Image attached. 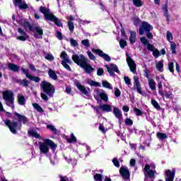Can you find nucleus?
I'll return each mask as SVG.
<instances>
[{
  "label": "nucleus",
  "instance_id": "13",
  "mask_svg": "<svg viewBox=\"0 0 181 181\" xmlns=\"http://www.w3.org/2000/svg\"><path fill=\"white\" fill-rule=\"evenodd\" d=\"M126 56L127 62L130 69V71H132V73H134V74H135V73H136V64H135V62L132 59V58H131V57H129V54H128V52L126 53Z\"/></svg>",
  "mask_w": 181,
  "mask_h": 181
},
{
  "label": "nucleus",
  "instance_id": "48",
  "mask_svg": "<svg viewBox=\"0 0 181 181\" xmlns=\"http://www.w3.org/2000/svg\"><path fill=\"white\" fill-rule=\"evenodd\" d=\"M81 45H83L86 48L90 47V40H83L81 41Z\"/></svg>",
  "mask_w": 181,
  "mask_h": 181
},
{
  "label": "nucleus",
  "instance_id": "45",
  "mask_svg": "<svg viewBox=\"0 0 181 181\" xmlns=\"http://www.w3.org/2000/svg\"><path fill=\"white\" fill-rule=\"evenodd\" d=\"M103 175L98 173H95L93 176V179L95 181H103Z\"/></svg>",
  "mask_w": 181,
  "mask_h": 181
},
{
  "label": "nucleus",
  "instance_id": "40",
  "mask_svg": "<svg viewBox=\"0 0 181 181\" xmlns=\"http://www.w3.org/2000/svg\"><path fill=\"white\" fill-rule=\"evenodd\" d=\"M149 177H153V172L148 171L145 173L144 181H149Z\"/></svg>",
  "mask_w": 181,
  "mask_h": 181
},
{
  "label": "nucleus",
  "instance_id": "61",
  "mask_svg": "<svg viewBox=\"0 0 181 181\" xmlns=\"http://www.w3.org/2000/svg\"><path fill=\"white\" fill-rule=\"evenodd\" d=\"M45 59L47 60L52 61V60H54V57H53V55L51 54H47L45 55Z\"/></svg>",
  "mask_w": 181,
  "mask_h": 181
},
{
  "label": "nucleus",
  "instance_id": "30",
  "mask_svg": "<svg viewBox=\"0 0 181 181\" xmlns=\"http://www.w3.org/2000/svg\"><path fill=\"white\" fill-rule=\"evenodd\" d=\"M129 42L132 45L136 42V33L135 31H130Z\"/></svg>",
  "mask_w": 181,
  "mask_h": 181
},
{
  "label": "nucleus",
  "instance_id": "24",
  "mask_svg": "<svg viewBox=\"0 0 181 181\" xmlns=\"http://www.w3.org/2000/svg\"><path fill=\"white\" fill-rule=\"evenodd\" d=\"M18 32L21 35V36H18L16 37L17 40H21V42H25V40H26L29 37V36H28V34H26V33H25V31L21 28H18Z\"/></svg>",
  "mask_w": 181,
  "mask_h": 181
},
{
  "label": "nucleus",
  "instance_id": "42",
  "mask_svg": "<svg viewBox=\"0 0 181 181\" xmlns=\"http://www.w3.org/2000/svg\"><path fill=\"white\" fill-rule=\"evenodd\" d=\"M33 107L38 112H43V108H42L41 106L39 105V104H37V103H33Z\"/></svg>",
  "mask_w": 181,
  "mask_h": 181
},
{
  "label": "nucleus",
  "instance_id": "43",
  "mask_svg": "<svg viewBox=\"0 0 181 181\" xmlns=\"http://www.w3.org/2000/svg\"><path fill=\"white\" fill-rule=\"evenodd\" d=\"M47 129H49V131H52L53 134H57V129H56V127L52 124H47Z\"/></svg>",
  "mask_w": 181,
  "mask_h": 181
},
{
  "label": "nucleus",
  "instance_id": "23",
  "mask_svg": "<svg viewBox=\"0 0 181 181\" xmlns=\"http://www.w3.org/2000/svg\"><path fill=\"white\" fill-rule=\"evenodd\" d=\"M107 71L111 76H114V71L119 74V69H118V66L115 65V64H112L107 67Z\"/></svg>",
  "mask_w": 181,
  "mask_h": 181
},
{
  "label": "nucleus",
  "instance_id": "12",
  "mask_svg": "<svg viewBox=\"0 0 181 181\" xmlns=\"http://www.w3.org/2000/svg\"><path fill=\"white\" fill-rule=\"evenodd\" d=\"M152 29H153V27L151 24L148 23V22L143 21L139 27V33L142 35L145 32H151Z\"/></svg>",
  "mask_w": 181,
  "mask_h": 181
},
{
  "label": "nucleus",
  "instance_id": "39",
  "mask_svg": "<svg viewBox=\"0 0 181 181\" xmlns=\"http://www.w3.org/2000/svg\"><path fill=\"white\" fill-rule=\"evenodd\" d=\"M157 138L159 139L160 141H164V139H168V135L164 133L158 132Z\"/></svg>",
  "mask_w": 181,
  "mask_h": 181
},
{
  "label": "nucleus",
  "instance_id": "27",
  "mask_svg": "<svg viewBox=\"0 0 181 181\" xmlns=\"http://www.w3.org/2000/svg\"><path fill=\"white\" fill-rule=\"evenodd\" d=\"M113 114L115 115V117H116L119 121L122 119V112L121 110H119V108L113 106Z\"/></svg>",
  "mask_w": 181,
  "mask_h": 181
},
{
  "label": "nucleus",
  "instance_id": "37",
  "mask_svg": "<svg viewBox=\"0 0 181 181\" xmlns=\"http://www.w3.org/2000/svg\"><path fill=\"white\" fill-rule=\"evenodd\" d=\"M103 87L107 88L108 90H112V85L107 81H102Z\"/></svg>",
  "mask_w": 181,
  "mask_h": 181
},
{
  "label": "nucleus",
  "instance_id": "8",
  "mask_svg": "<svg viewBox=\"0 0 181 181\" xmlns=\"http://www.w3.org/2000/svg\"><path fill=\"white\" fill-rule=\"evenodd\" d=\"M60 57L62 59V64L67 70L68 71H71V68L69 64H71V61L70 59H69V55H67V53L66 51L62 52L60 54Z\"/></svg>",
  "mask_w": 181,
  "mask_h": 181
},
{
  "label": "nucleus",
  "instance_id": "25",
  "mask_svg": "<svg viewBox=\"0 0 181 181\" xmlns=\"http://www.w3.org/2000/svg\"><path fill=\"white\" fill-rule=\"evenodd\" d=\"M156 80L158 83V88H162L163 87L162 84H163L166 81V79H165V76H163V74H160V76H156Z\"/></svg>",
  "mask_w": 181,
  "mask_h": 181
},
{
  "label": "nucleus",
  "instance_id": "34",
  "mask_svg": "<svg viewBox=\"0 0 181 181\" xmlns=\"http://www.w3.org/2000/svg\"><path fill=\"white\" fill-rule=\"evenodd\" d=\"M156 67L158 71H160V73H163V62L161 60V61H159V62H156Z\"/></svg>",
  "mask_w": 181,
  "mask_h": 181
},
{
  "label": "nucleus",
  "instance_id": "9",
  "mask_svg": "<svg viewBox=\"0 0 181 181\" xmlns=\"http://www.w3.org/2000/svg\"><path fill=\"white\" fill-rule=\"evenodd\" d=\"M156 168V165H155V163H153L145 165L144 168V177L146 172H153V177H148V181H154L153 180L155 179V175H156V170H155Z\"/></svg>",
  "mask_w": 181,
  "mask_h": 181
},
{
  "label": "nucleus",
  "instance_id": "4",
  "mask_svg": "<svg viewBox=\"0 0 181 181\" xmlns=\"http://www.w3.org/2000/svg\"><path fill=\"white\" fill-rule=\"evenodd\" d=\"M13 91L11 90H6L3 92V100L7 107H10L11 110H15V97Z\"/></svg>",
  "mask_w": 181,
  "mask_h": 181
},
{
  "label": "nucleus",
  "instance_id": "41",
  "mask_svg": "<svg viewBox=\"0 0 181 181\" xmlns=\"http://www.w3.org/2000/svg\"><path fill=\"white\" fill-rule=\"evenodd\" d=\"M151 105H153V107H154V108H156V110H157L158 111H160V105H159V103H158L157 101H156L155 100H151Z\"/></svg>",
  "mask_w": 181,
  "mask_h": 181
},
{
  "label": "nucleus",
  "instance_id": "59",
  "mask_svg": "<svg viewBox=\"0 0 181 181\" xmlns=\"http://www.w3.org/2000/svg\"><path fill=\"white\" fill-rule=\"evenodd\" d=\"M113 165L116 166V168H119V161H118V158H114L112 160Z\"/></svg>",
  "mask_w": 181,
  "mask_h": 181
},
{
  "label": "nucleus",
  "instance_id": "15",
  "mask_svg": "<svg viewBox=\"0 0 181 181\" xmlns=\"http://www.w3.org/2000/svg\"><path fill=\"white\" fill-rule=\"evenodd\" d=\"M119 173L124 181H129L131 174L129 173V170H128V168L124 166L121 167Z\"/></svg>",
  "mask_w": 181,
  "mask_h": 181
},
{
  "label": "nucleus",
  "instance_id": "46",
  "mask_svg": "<svg viewBox=\"0 0 181 181\" xmlns=\"http://www.w3.org/2000/svg\"><path fill=\"white\" fill-rule=\"evenodd\" d=\"M170 49L173 54H176V43L175 42H170Z\"/></svg>",
  "mask_w": 181,
  "mask_h": 181
},
{
  "label": "nucleus",
  "instance_id": "53",
  "mask_svg": "<svg viewBox=\"0 0 181 181\" xmlns=\"http://www.w3.org/2000/svg\"><path fill=\"white\" fill-rule=\"evenodd\" d=\"M153 52V56H154V57H156V59H158V57H159V56H160V52H159V50L154 49L153 51H152Z\"/></svg>",
  "mask_w": 181,
  "mask_h": 181
},
{
  "label": "nucleus",
  "instance_id": "64",
  "mask_svg": "<svg viewBox=\"0 0 181 181\" xmlns=\"http://www.w3.org/2000/svg\"><path fill=\"white\" fill-rule=\"evenodd\" d=\"M59 177L60 179L59 181H67V176H63L62 175H59Z\"/></svg>",
  "mask_w": 181,
  "mask_h": 181
},
{
  "label": "nucleus",
  "instance_id": "21",
  "mask_svg": "<svg viewBox=\"0 0 181 181\" xmlns=\"http://www.w3.org/2000/svg\"><path fill=\"white\" fill-rule=\"evenodd\" d=\"M34 37L37 39H42L43 37V29L40 26H35L33 28Z\"/></svg>",
  "mask_w": 181,
  "mask_h": 181
},
{
  "label": "nucleus",
  "instance_id": "1",
  "mask_svg": "<svg viewBox=\"0 0 181 181\" xmlns=\"http://www.w3.org/2000/svg\"><path fill=\"white\" fill-rule=\"evenodd\" d=\"M13 114L16 115L19 123H17L16 122H11V120H5L4 123L8 127L12 134H17L16 131L22 128V124L24 125H28V124H29V119L26 116L22 115L16 112H14Z\"/></svg>",
  "mask_w": 181,
  "mask_h": 181
},
{
  "label": "nucleus",
  "instance_id": "63",
  "mask_svg": "<svg viewBox=\"0 0 181 181\" xmlns=\"http://www.w3.org/2000/svg\"><path fill=\"white\" fill-rule=\"evenodd\" d=\"M164 97H165V98H172L173 97L172 93L170 91L165 92Z\"/></svg>",
  "mask_w": 181,
  "mask_h": 181
},
{
  "label": "nucleus",
  "instance_id": "28",
  "mask_svg": "<svg viewBox=\"0 0 181 181\" xmlns=\"http://www.w3.org/2000/svg\"><path fill=\"white\" fill-rule=\"evenodd\" d=\"M17 101L19 105H25L26 104V99L25 96L22 94H18L17 95Z\"/></svg>",
  "mask_w": 181,
  "mask_h": 181
},
{
  "label": "nucleus",
  "instance_id": "51",
  "mask_svg": "<svg viewBox=\"0 0 181 181\" xmlns=\"http://www.w3.org/2000/svg\"><path fill=\"white\" fill-rule=\"evenodd\" d=\"M70 44L73 47H77V46H78V42H77V41L73 38L70 39Z\"/></svg>",
  "mask_w": 181,
  "mask_h": 181
},
{
  "label": "nucleus",
  "instance_id": "5",
  "mask_svg": "<svg viewBox=\"0 0 181 181\" xmlns=\"http://www.w3.org/2000/svg\"><path fill=\"white\" fill-rule=\"evenodd\" d=\"M40 87L43 90L44 93L49 95V97H52L54 94V86L52 83L43 81L41 82Z\"/></svg>",
  "mask_w": 181,
  "mask_h": 181
},
{
  "label": "nucleus",
  "instance_id": "54",
  "mask_svg": "<svg viewBox=\"0 0 181 181\" xmlns=\"http://www.w3.org/2000/svg\"><path fill=\"white\" fill-rule=\"evenodd\" d=\"M124 81L125 84L127 86H132V83H131V79L128 76H124Z\"/></svg>",
  "mask_w": 181,
  "mask_h": 181
},
{
  "label": "nucleus",
  "instance_id": "55",
  "mask_svg": "<svg viewBox=\"0 0 181 181\" xmlns=\"http://www.w3.org/2000/svg\"><path fill=\"white\" fill-rule=\"evenodd\" d=\"M168 69L170 71V73H173V74L175 73L173 62H170L168 64Z\"/></svg>",
  "mask_w": 181,
  "mask_h": 181
},
{
  "label": "nucleus",
  "instance_id": "14",
  "mask_svg": "<svg viewBox=\"0 0 181 181\" xmlns=\"http://www.w3.org/2000/svg\"><path fill=\"white\" fill-rule=\"evenodd\" d=\"M40 12H41V13H43L47 21H49V19H54V17L53 16V13H50V9H49V8L40 6Z\"/></svg>",
  "mask_w": 181,
  "mask_h": 181
},
{
  "label": "nucleus",
  "instance_id": "26",
  "mask_svg": "<svg viewBox=\"0 0 181 181\" xmlns=\"http://www.w3.org/2000/svg\"><path fill=\"white\" fill-rule=\"evenodd\" d=\"M166 1H167V2L165 3V4L164 6H163L162 9L163 11L164 16L165 17L166 21H167L168 23H169V22H170L169 11L168 10V1L169 0H166Z\"/></svg>",
  "mask_w": 181,
  "mask_h": 181
},
{
  "label": "nucleus",
  "instance_id": "17",
  "mask_svg": "<svg viewBox=\"0 0 181 181\" xmlns=\"http://www.w3.org/2000/svg\"><path fill=\"white\" fill-rule=\"evenodd\" d=\"M134 88L136 90L138 94L144 95V92H142V88L141 87V82H139V78L138 76H134Z\"/></svg>",
  "mask_w": 181,
  "mask_h": 181
},
{
  "label": "nucleus",
  "instance_id": "32",
  "mask_svg": "<svg viewBox=\"0 0 181 181\" xmlns=\"http://www.w3.org/2000/svg\"><path fill=\"white\" fill-rule=\"evenodd\" d=\"M8 69L11 70V71H14V73H17L19 71V66L15 64H8Z\"/></svg>",
  "mask_w": 181,
  "mask_h": 181
},
{
  "label": "nucleus",
  "instance_id": "11",
  "mask_svg": "<svg viewBox=\"0 0 181 181\" xmlns=\"http://www.w3.org/2000/svg\"><path fill=\"white\" fill-rule=\"evenodd\" d=\"M74 85L77 87V88L81 91V93H82V94H84V95L87 96L90 95V88L84 87V86L80 83V81L78 80L74 79Z\"/></svg>",
  "mask_w": 181,
  "mask_h": 181
},
{
  "label": "nucleus",
  "instance_id": "2",
  "mask_svg": "<svg viewBox=\"0 0 181 181\" xmlns=\"http://www.w3.org/2000/svg\"><path fill=\"white\" fill-rule=\"evenodd\" d=\"M72 60L78 66H80L81 69H83L84 71H86L87 74H91V73L94 71V68L88 64V62L90 61L84 55L74 54L72 55Z\"/></svg>",
  "mask_w": 181,
  "mask_h": 181
},
{
  "label": "nucleus",
  "instance_id": "56",
  "mask_svg": "<svg viewBox=\"0 0 181 181\" xmlns=\"http://www.w3.org/2000/svg\"><path fill=\"white\" fill-rule=\"evenodd\" d=\"M115 95L117 98L121 97V90H119L118 88H115Z\"/></svg>",
  "mask_w": 181,
  "mask_h": 181
},
{
  "label": "nucleus",
  "instance_id": "49",
  "mask_svg": "<svg viewBox=\"0 0 181 181\" xmlns=\"http://www.w3.org/2000/svg\"><path fill=\"white\" fill-rule=\"evenodd\" d=\"M166 39L168 42H172L173 40V35H172V33L170 31H168L166 34Z\"/></svg>",
  "mask_w": 181,
  "mask_h": 181
},
{
  "label": "nucleus",
  "instance_id": "60",
  "mask_svg": "<svg viewBox=\"0 0 181 181\" xmlns=\"http://www.w3.org/2000/svg\"><path fill=\"white\" fill-rule=\"evenodd\" d=\"M87 54L90 60H95V56L90 51H87Z\"/></svg>",
  "mask_w": 181,
  "mask_h": 181
},
{
  "label": "nucleus",
  "instance_id": "10",
  "mask_svg": "<svg viewBox=\"0 0 181 181\" xmlns=\"http://www.w3.org/2000/svg\"><path fill=\"white\" fill-rule=\"evenodd\" d=\"M13 21L15 22H17L18 25H21V26H23L24 28H26L27 29H29V30H32V26L30 24H29V22L26 21L24 18L21 17H16L15 16H13Z\"/></svg>",
  "mask_w": 181,
  "mask_h": 181
},
{
  "label": "nucleus",
  "instance_id": "38",
  "mask_svg": "<svg viewBox=\"0 0 181 181\" xmlns=\"http://www.w3.org/2000/svg\"><path fill=\"white\" fill-rule=\"evenodd\" d=\"M28 134L30 135V136H33V138H40V134H38L37 132H36L35 130H29Z\"/></svg>",
  "mask_w": 181,
  "mask_h": 181
},
{
  "label": "nucleus",
  "instance_id": "57",
  "mask_svg": "<svg viewBox=\"0 0 181 181\" xmlns=\"http://www.w3.org/2000/svg\"><path fill=\"white\" fill-rule=\"evenodd\" d=\"M124 123L126 125H129V127H131L132 124H134V122L132 121V119L127 118L124 121Z\"/></svg>",
  "mask_w": 181,
  "mask_h": 181
},
{
  "label": "nucleus",
  "instance_id": "20",
  "mask_svg": "<svg viewBox=\"0 0 181 181\" xmlns=\"http://www.w3.org/2000/svg\"><path fill=\"white\" fill-rule=\"evenodd\" d=\"M175 175H176V170L174 168L173 170H165V181H173L175 180Z\"/></svg>",
  "mask_w": 181,
  "mask_h": 181
},
{
  "label": "nucleus",
  "instance_id": "7",
  "mask_svg": "<svg viewBox=\"0 0 181 181\" xmlns=\"http://www.w3.org/2000/svg\"><path fill=\"white\" fill-rule=\"evenodd\" d=\"M93 96L96 101H100V100H103L105 103L108 101V95L105 93V91L103 89H95L93 91Z\"/></svg>",
  "mask_w": 181,
  "mask_h": 181
},
{
  "label": "nucleus",
  "instance_id": "58",
  "mask_svg": "<svg viewBox=\"0 0 181 181\" xmlns=\"http://www.w3.org/2000/svg\"><path fill=\"white\" fill-rule=\"evenodd\" d=\"M119 45L122 49H124V47L127 46V41H125V40H120Z\"/></svg>",
  "mask_w": 181,
  "mask_h": 181
},
{
  "label": "nucleus",
  "instance_id": "18",
  "mask_svg": "<svg viewBox=\"0 0 181 181\" xmlns=\"http://www.w3.org/2000/svg\"><path fill=\"white\" fill-rule=\"evenodd\" d=\"M21 71L25 75L27 78H29L31 81H35V83H39V81H40V78L30 75V74H29V70L22 67Z\"/></svg>",
  "mask_w": 181,
  "mask_h": 181
},
{
  "label": "nucleus",
  "instance_id": "44",
  "mask_svg": "<svg viewBox=\"0 0 181 181\" xmlns=\"http://www.w3.org/2000/svg\"><path fill=\"white\" fill-rule=\"evenodd\" d=\"M67 141L69 144H76V142H77V139L74 134H71V138L68 139Z\"/></svg>",
  "mask_w": 181,
  "mask_h": 181
},
{
  "label": "nucleus",
  "instance_id": "62",
  "mask_svg": "<svg viewBox=\"0 0 181 181\" xmlns=\"http://www.w3.org/2000/svg\"><path fill=\"white\" fill-rule=\"evenodd\" d=\"M141 23V19L138 18H135L134 19V25L135 26H139V24Z\"/></svg>",
  "mask_w": 181,
  "mask_h": 181
},
{
  "label": "nucleus",
  "instance_id": "29",
  "mask_svg": "<svg viewBox=\"0 0 181 181\" xmlns=\"http://www.w3.org/2000/svg\"><path fill=\"white\" fill-rule=\"evenodd\" d=\"M148 81L149 88L151 91H155V90H156V82H155V80H153V78H148Z\"/></svg>",
  "mask_w": 181,
  "mask_h": 181
},
{
  "label": "nucleus",
  "instance_id": "47",
  "mask_svg": "<svg viewBox=\"0 0 181 181\" xmlns=\"http://www.w3.org/2000/svg\"><path fill=\"white\" fill-rule=\"evenodd\" d=\"M88 84L90 85L91 87H101V84L97 81H90Z\"/></svg>",
  "mask_w": 181,
  "mask_h": 181
},
{
  "label": "nucleus",
  "instance_id": "16",
  "mask_svg": "<svg viewBox=\"0 0 181 181\" xmlns=\"http://www.w3.org/2000/svg\"><path fill=\"white\" fill-rule=\"evenodd\" d=\"M92 52H93V53H97L98 55L100 57H102V59H103L105 62H111V57H110V55L104 53V52H103V50L98 49H93Z\"/></svg>",
  "mask_w": 181,
  "mask_h": 181
},
{
  "label": "nucleus",
  "instance_id": "35",
  "mask_svg": "<svg viewBox=\"0 0 181 181\" xmlns=\"http://www.w3.org/2000/svg\"><path fill=\"white\" fill-rule=\"evenodd\" d=\"M48 75L52 80H57V74L53 71V69H49Z\"/></svg>",
  "mask_w": 181,
  "mask_h": 181
},
{
  "label": "nucleus",
  "instance_id": "19",
  "mask_svg": "<svg viewBox=\"0 0 181 181\" xmlns=\"http://www.w3.org/2000/svg\"><path fill=\"white\" fill-rule=\"evenodd\" d=\"M13 5L21 10L28 9V4L25 0H13Z\"/></svg>",
  "mask_w": 181,
  "mask_h": 181
},
{
  "label": "nucleus",
  "instance_id": "6",
  "mask_svg": "<svg viewBox=\"0 0 181 181\" xmlns=\"http://www.w3.org/2000/svg\"><path fill=\"white\" fill-rule=\"evenodd\" d=\"M91 107L94 110L96 114H103V112H111L112 111V105L103 104L99 106L91 105Z\"/></svg>",
  "mask_w": 181,
  "mask_h": 181
},
{
  "label": "nucleus",
  "instance_id": "36",
  "mask_svg": "<svg viewBox=\"0 0 181 181\" xmlns=\"http://www.w3.org/2000/svg\"><path fill=\"white\" fill-rule=\"evenodd\" d=\"M133 5L136 6V8H141V6H144V1L142 0H132Z\"/></svg>",
  "mask_w": 181,
  "mask_h": 181
},
{
  "label": "nucleus",
  "instance_id": "31",
  "mask_svg": "<svg viewBox=\"0 0 181 181\" xmlns=\"http://www.w3.org/2000/svg\"><path fill=\"white\" fill-rule=\"evenodd\" d=\"M54 18H49V20L51 22H54L55 25H57V26H59V28H63V24L62 23V22L60 21H59V18H57L54 15H53Z\"/></svg>",
  "mask_w": 181,
  "mask_h": 181
},
{
  "label": "nucleus",
  "instance_id": "33",
  "mask_svg": "<svg viewBox=\"0 0 181 181\" xmlns=\"http://www.w3.org/2000/svg\"><path fill=\"white\" fill-rule=\"evenodd\" d=\"M16 83H18V84H21V86H23V87H28L29 86V81L26 80V79H17L16 80Z\"/></svg>",
  "mask_w": 181,
  "mask_h": 181
},
{
  "label": "nucleus",
  "instance_id": "22",
  "mask_svg": "<svg viewBox=\"0 0 181 181\" xmlns=\"http://www.w3.org/2000/svg\"><path fill=\"white\" fill-rule=\"evenodd\" d=\"M140 42H141V43H143V45L144 46H147V49H148L150 52H153V49H155V47H153V45L149 43V40H148V39H146V37H141L140 38Z\"/></svg>",
  "mask_w": 181,
  "mask_h": 181
},
{
  "label": "nucleus",
  "instance_id": "50",
  "mask_svg": "<svg viewBox=\"0 0 181 181\" xmlns=\"http://www.w3.org/2000/svg\"><path fill=\"white\" fill-rule=\"evenodd\" d=\"M77 22L79 23V25H88V23H91V21H90L81 19H78Z\"/></svg>",
  "mask_w": 181,
  "mask_h": 181
},
{
  "label": "nucleus",
  "instance_id": "3",
  "mask_svg": "<svg viewBox=\"0 0 181 181\" xmlns=\"http://www.w3.org/2000/svg\"><path fill=\"white\" fill-rule=\"evenodd\" d=\"M38 145L40 154L45 155V156H49V151L50 148L53 153L56 152V149H57V144H54L53 141L49 139H42V142L40 141Z\"/></svg>",
  "mask_w": 181,
  "mask_h": 181
},
{
  "label": "nucleus",
  "instance_id": "52",
  "mask_svg": "<svg viewBox=\"0 0 181 181\" xmlns=\"http://www.w3.org/2000/svg\"><path fill=\"white\" fill-rule=\"evenodd\" d=\"M68 26L70 32L73 33V31L74 30V23H73V21H69Z\"/></svg>",
  "mask_w": 181,
  "mask_h": 181
}]
</instances>
